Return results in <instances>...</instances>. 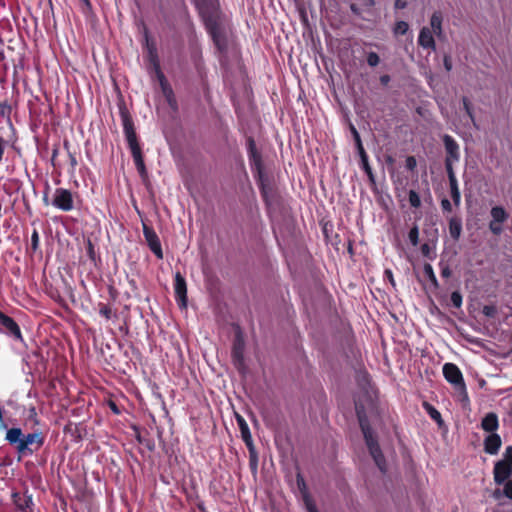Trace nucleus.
I'll return each instance as SVG.
<instances>
[{"mask_svg": "<svg viewBox=\"0 0 512 512\" xmlns=\"http://www.w3.org/2000/svg\"><path fill=\"white\" fill-rule=\"evenodd\" d=\"M197 5L214 44L220 52H225L228 48L226 20L218 1L198 0Z\"/></svg>", "mask_w": 512, "mask_h": 512, "instance_id": "nucleus-1", "label": "nucleus"}, {"mask_svg": "<svg viewBox=\"0 0 512 512\" xmlns=\"http://www.w3.org/2000/svg\"><path fill=\"white\" fill-rule=\"evenodd\" d=\"M493 473L496 484H504V495L512 499V446L506 447L503 458L496 462Z\"/></svg>", "mask_w": 512, "mask_h": 512, "instance_id": "nucleus-2", "label": "nucleus"}, {"mask_svg": "<svg viewBox=\"0 0 512 512\" xmlns=\"http://www.w3.org/2000/svg\"><path fill=\"white\" fill-rule=\"evenodd\" d=\"M120 114L123 122L125 136L129 144V148L131 150L136 167H138L144 164V159L135 132L133 120L129 114V111L125 107L120 108Z\"/></svg>", "mask_w": 512, "mask_h": 512, "instance_id": "nucleus-3", "label": "nucleus"}, {"mask_svg": "<svg viewBox=\"0 0 512 512\" xmlns=\"http://www.w3.org/2000/svg\"><path fill=\"white\" fill-rule=\"evenodd\" d=\"M120 114L123 122L125 136L129 144V148L131 150L136 167H138L144 164V159L135 132L133 120L129 114V111L125 107L120 108Z\"/></svg>", "mask_w": 512, "mask_h": 512, "instance_id": "nucleus-4", "label": "nucleus"}, {"mask_svg": "<svg viewBox=\"0 0 512 512\" xmlns=\"http://www.w3.org/2000/svg\"><path fill=\"white\" fill-rule=\"evenodd\" d=\"M359 422L370 455L372 456L375 464L380 469V471L385 473L387 469L386 461L381 451V448L378 444L376 435L374 434L373 430L371 429V427L369 426L368 422L365 419L359 418Z\"/></svg>", "mask_w": 512, "mask_h": 512, "instance_id": "nucleus-5", "label": "nucleus"}, {"mask_svg": "<svg viewBox=\"0 0 512 512\" xmlns=\"http://www.w3.org/2000/svg\"><path fill=\"white\" fill-rule=\"evenodd\" d=\"M443 375L445 379L454 386L462 402L468 403V393L463 379L462 372L454 363H445L443 365Z\"/></svg>", "mask_w": 512, "mask_h": 512, "instance_id": "nucleus-6", "label": "nucleus"}, {"mask_svg": "<svg viewBox=\"0 0 512 512\" xmlns=\"http://www.w3.org/2000/svg\"><path fill=\"white\" fill-rule=\"evenodd\" d=\"M44 444V437L41 432L23 435V439L19 446L16 447L17 452L22 455H31L36 452Z\"/></svg>", "mask_w": 512, "mask_h": 512, "instance_id": "nucleus-7", "label": "nucleus"}, {"mask_svg": "<svg viewBox=\"0 0 512 512\" xmlns=\"http://www.w3.org/2000/svg\"><path fill=\"white\" fill-rule=\"evenodd\" d=\"M350 131H351V133L353 135V138H354V141H355V145H356L358 154H359L360 159H361L362 168L366 172L370 182L372 184H375V177H374L372 169H371V167L369 165L368 156L366 154V151H365V149H364V147L362 145L360 134L358 133L357 129L353 125H350Z\"/></svg>", "mask_w": 512, "mask_h": 512, "instance_id": "nucleus-8", "label": "nucleus"}, {"mask_svg": "<svg viewBox=\"0 0 512 512\" xmlns=\"http://www.w3.org/2000/svg\"><path fill=\"white\" fill-rule=\"evenodd\" d=\"M0 325L2 330L17 341H23L19 325L8 315L0 311Z\"/></svg>", "mask_w": 512, "mask_h": 512, "instance_id": "nucleus-9", "label": "nucleus"}, {"mask_svg": "<svg viewBox=\"0 0 512 512\" xmlns=\"http://www.w3.org/2000/svg\"><path fill=\"white\" fill-rule=\"evenodd\" d=\"M238 424H239V427L241 430L242 438H243L244 442L246 443V445L248 446L250 454H251L250 465L253 469H256L257 468V456L254 451L253 441H252L251 433L249 431V427L242 417H238Z\"/></svg>", "mask_w": 512, "mask_h": 512, "instance_id": "nucleus-10", "label": "nucleus"}, {"mask_svg": "<svg viewBox=\"0 0 512 512\" xmlns=\"http://www.w3.org/2000/svg\"><path fill=\"white\" fill-rule=\"evenodd\" d=\"M174 292L180 308L187 307V286L184 277L180 272L175 273Z\"/></svg>", "mask_w": 512, "mask_h": 512, "instance_id": "nucleus-11", "label": "nucleus"}, {"mask_svg": "<svg viewBox=\"0 0 512 512\" xmlns=\"http://www.w3.org/2000/svg\"><path fill=\"white\" fill-rule=\"evenodd\" d=\"M53 205L64 210L69 211L73 208L72 194L66 189H57L53 199Z\"/></svg>", "mask_w": 512, "mask_h": 512, "instance_id": "nucleus-12", "label": "nucleus"}, {"mask_svg": "<svg viewBox=\"0 0 512 512\" xmlns=\"http://www.w3.org/2000/svg\"><path fill=\"white\" fill-rule=\"evenodd\" d=\"M143 233L146 239L148 246L151 251L155 254V256H163L161 244L156 233L147 225H143Z\"/></svg>", "mask_w": 512, "mask_h": 512, "instance_id": "nucleus-13", "label": "nucleus"}, {"mask_svg": "<svg viewBox=\"0 0 512 512\" xmlns=\"http://www.w3.org/2000/svg\"><path fill=\"white\" fill-rule=\"evenodd\" d=\"M156 76L159 80L162 93L165 96L168 104L170 105L171 108L176 109L177 102L174 97L173 90H172L170 84L168 83V81L166 80L165 75L163 74V72H159V75H156Z\"/></svg>", "mask_w": 512, "mask_h": 512, "instance_id": "nucleus-14", "label": "nucleus"}, {"mask_svg": "<svg viewBox=\"0 0 512 512\" xmlns=\"http://www.w3.org/2000/svg\"><path fill=\"white\" fill-rule=\"evenodd\" d=\"M443 143L447 153L445 160L458 161L459 160V146L456 141L450 136L445 134L443 136Z\"/></svg>", "mask_w": 512, "mask_h": 512, "instance_id": "nucleus-15", "label": "nucleus"}, {"mask_svg": "<svg viewBox=\"0 0 512 512\" xmlns=\"http://www.w3.org/2000/svg\"><path fill=\"white\" fill-rule=\"evenodd\" d=\"M501 444L500 436L497 433H491L484 440V450L491 455L497 454Z\"/></svg>", "mask_w": 512, "mask_h": 512, "instance_id": "nucleus-16", "label": "nucleus"}, {"mask_svg": "<svg viewBox=\"0 0 512 512\" xmlns=\"http://www.w3.org/2000/svg\"><path fill=\"white\" fill-rule=\"evenodd\" d=\"M146 46L148 50V60L155 71L156 75H159V72H162L160 69V63L157 55V48L154 42H150L148 36L146 35Z\"/></svg>", "mask_w": 512, "mask_h": 512, "instance_id": "nucleus-17", "label": "nucleus"}, {"mask_svg": "<svg viewBox=\"0 0 512 512\" xmlns=\"http://www.w3.org/2000/svg\"><path fill=\"white\" fill-rule=\"evenodd\" d=\"M498 427H499L498 416L494 412H490V413L486 414L485 417L481 421V428L484 431L489 432L490 434L495 433V431L498 429Z\"/></svg>", "mask_w": 512, "mask_h": 512, "instance_id": "nucleus-18", "label": "nucleus"}, {"mask_svg": "<svg viewBox=\"0 0 512 512\" xmlns=\"http://www.w3.org/2000/svg\"><path fill=\"white\" fill-rule=\"evenodd\" d=\"M418 43L423 48H431V49L435 50V48H436L435 40L433 38L432 31L428 27H423L420 30Z\"/></svg>", "mask_w": 512, "mask_h": 512, "instance_id": "nucleus-19", "label": "nucleus"}, {"mask_svg": "<svg viewBox=\"0 0 512 512\" xmlns=\"http://www.w3.org/2000/svg\"><path fill=\"white\" fill-rule=\"evenodd\" d=\"M248 149L249 157L250 160L252 161L253 166L255 167V170L260 171L261 169H263L261 155L258 153L255 141L252 137L248 138Z\"/></svg>", "mask_w": 512, "mask_h": 512, "instance_id": "nucleus-20", "label": "nucleus"}, {"mask_svg": "<svg viewBox=\"0 0 512 512\" xmlns=\"http://www.w3.org/2000/svg\"><path fill=\"white\" fill-rule=\"evenodd\" d=\"M12 497H13L14 504L21 511L26 510L32 504L31 496H27V495L22 496L19 493H13Z\"/></svg>", "mask_w": 512, "mask_h": 512, "instance_id": "nucleus-21", "label": "nucleus"}, {"mask_svg": "<svg viewBox=\"0 0 512 512\" xmlns=\"http://www.w3.org/2000/svg\"><path fill=\"white\" fill-rule=\"evenodd\" d=\"M5 439L12 445L19 446L22 439L23 433L20 428H11L7 430Z\"/></svg>", "mask_w": 512, "mask_h": 512, "instance_id": "nucleus-22", "label": "nucleus"}, {"mask_svg": "<svg viewBox=\"0 0 512 512\" xmlns=\"http://www.w3.org/2000/svg\"><path fill=\"white\" fill-rule=\"evenodd\" d=\"M442 14L439 11H435L430 19V24L433 29V32L438 36L441 37L443 34L442 30Z\"/></svg>", "mask_w": 512, "mask_h": 512, "instance_id": "nucleus-23", "label": "nucleus"}, {"mask_svg": "<svg viewBox=\"0 0 512 512\" xmlns=\"http://www.w3.org/2000/svg\"><path fill=\"white\" fill-rule=\"evenodd\" d=\"M257 178L261 188L262 195L265 201L268 202V196L269 193L271 192V188L269 187L268 178L265 176L263 169L257 171Z\"/></svg>", "mask_w": 512, "mask_h": 512, "instance_id": "nucleus-24", "label": "nucleus"}, {"mask_svg": "<svg viewBox=\"0 0 512 512\" xmlns=\"http://www.w3.org/2000/svg\"><path fill=\"white\" fill-rule=\"evenodd\" d=\"M462 230L461 220L453 217L449 221V233L453 239H458Z\"/></svg>", "mask_w": 512, "mask_h": 512, "instance_id": "nucleus-25", "label": "nucleus"}, {"mask_svg": "<svg viewBox=\"0 0 512 512\" xmlns=\"http://www.w3.org/2000/svg\"><path fill=\"white\" fill-rule=\"evenodd\" d=\"M492 222L503 223L507 218V213L502 207L496 206L491 209Z\"/></svg>", "mask_w": 512, "mask_h": 512, "instance_id": "nucleus-26", "label": "nucleus"}, {"mask_svg": "<svg viewBox=\"0 0 512 512\" xmlns=\"http://www.w3.org/2000/svg\"><path fill=\"white\" fill-rule=\"evenodd\" d=\"M98 307L99 314L103 316L106 320H110L112 317H116V313L112 311L110 306L103 303H99Z\"/></svg>", "mask_w": 512, "mask_h": 512, "instance_id": "nucleus-27", "label": "nucleus"}, {"mask_svg": "<svg viewBox=\"0 0 512 512\" xmlns=\"http://www.w3.org/2000/svg\"><path fill=\"white\" fill-rule=\"evenodd\" d=\"M423 274L425 277H427L433 283V285L437 286V279L434 274L433 268L430 264L424 265Z\"/></svg>", "mask_w": 512, "mask_h": 512, "instance_id": "nucleus-28", "label": "nucleus"}, {"mask_svg": "<svg viewBox=\"0 0 512 512\" xmlns=\"http://www.w3.org/2000/svg\"><path fill=\"white\" fill-rule=\"evenodd\" d=\"M297 485H298V488L302 494V499H303V502L305 503V495H310L308 490H307V487H306V484H305V481L303 479V477L298 474L297 475Z\"/></svg>", "mask_w": 512, "mask_h": 512, "instance_id": "nucleus-29", "label": "nucleus"}, {"mask_svg": "<svg viewBox=\"0 0 512 512\" xmlns=\"http://www.w3.org/2000/svg\"><path fill=\"white\" fill-rule=\"evenodd\" d=\"M409 203L412 207L418 208L421 205V200L418 193L414 190L409 192Z\"/></svg>", "mask_w": 512, "mask_h": 512, "instance_id": "nucleus-30", "label": "nucleus"}, {"mask_svg": "<svg viewBox=\"0 0 512 512\" xmlns=\"http://www.w3.org/2000/svg\"><path fill=\"white\" fill-rule=\"evenodd\" d=\"M425 407L427 409L428 414L433 420L437 421L438 423L442 421L441 414L437 409H435L433 406L429 404H426Z\"/></svg>", "mask_w": 512, "mask_h": 512, "instance_id": "nucleus-31", "label": "nucleus"}, {"mask_svg": "<svg viewBox=\"0 0 512 512\" xmlns=\"http://www.w3.org/2000/svg\"><path fill=\"white\" fill-rule=\"evenodd\" d=\"M304 506L307 512H318L317 507L310 495H305Z\"/></svg>", "mask_w": 512, "mask_h": 512, "instance_id": "nucleus-32", "label": "nucleus"}, {"mask_svg": "<svg viewBox=\"0 0 512 512\" xmlns=\"http://www.w3.org/2000/svg\"><path fill=\"white\" fill-rule=\"evenodd\" d=\"M380 58L376 52H369L367 55V63L371 67H375L379 64Z\"/></svg>", "mask_w": 512, "mask_h": 512, "instance_id": "nucleus-33", "label": "nucleus"}, {"mask_svg": "<svg viewBox=\"0 0 512 512\" xmlns=\"http://www.w3.org/2000/svg\"><path fill=\"white\" fill-rule=\"evenodd\" d=\"M418 236H419L418 227L416 225H414V227L410 230V232L408 234V238L412 245L416 246L418 244Z\"/></svg>", "mask_w": 512, "mask_h": 512, "instance_id": "nucleus-34", "label": "nucleus"}, {"mask_svg": "<svg viewBox=\"0 0 512 512\" xmlns=\"http://www.w3.org/2000/svg\"><path fill=\"white\" fill-rule=\"evenodd\" d=\"M451 303L454 307L460 308L462 305V295L458 291H454L451 294Z\"/></svg>", "mask_w": 512, "mask_h": 512, "instance_id": "nucleus-35", "label": "nucleus"}, {"mask_svg": "<svg viewBox=\"0 0 512 512\" xmlns=\"http://www.w3.org/2000/svg\"><path fill=\"white\" fill-rule=\"evenodd\" d=\"M462 102H463L465 112L470 117V119L474 122V115L472 112V107H471L470 101L468 100L467 97H463Z\"/></svg>", "mask_w": 512, "mask_h": 512, "instance_id": "nucleus-36", "label": "nucleus"}, {"mask_svg": "<svg viewBox=\"0 0 512 512\" xmlns=\"http://www.w3.org/2000/svg\"><path fill=\"white\" fill-rule=\"evenodd\" d=\"M409 25L405 21H399L395 27V33L405 34L408 31Z\"/></svg>", "mask_w": 512, "mask_h": 512, "instance_id": "nucleus-37", "label": "nucleus"}, {"mask_svg": "<svg viewBox=\"0 0 512 512\" xmlns=\"http://www.w3.org/2000/svg\"><path fill=\"white\" fill-rule=\"evenodd\" d=\"M496 308L492 305H485L483 307V314L487 317H494L496 315Z\"/></svg>", "mask_w": 512, "mask_h": 512, "instance_id": "nucleus-38", "label": "nucleus"}, {"mask_svg": "<svg viewBox=\"0 0 512 512\" xmlns=\"http://www.w3.org/2000/svg\"><path fill=\"white\" fill-rule=\"evenodd\" d=\"M440 268H441V275L443 277L447 278V277H449L451 275V271L449 269V266H448V264L444 260H442L440 262Z\"/></svg>", "mask_w": 512, "mask_h": 512, "instance_id": "nucleus-39", "label": "nucleus"}, {"mask_svg": "<svg viewBox=\"0 0 512 512\" xmlns=\"http://www.w3.org/2000/svg\"><path fill=\"white\" fill-rule=\"evenodd\" d=\"M454 162L455 161L445 160V168H446V172H447L448 178L455 176L454 169H453V163Z\"/></svg>", "mask_w": 512, "mask_h": 512, "instance_id": "nucleus-40", "label": "nucleus"}, {"mask_svg": "<svg viewBox=\"0 0 512 512\" xmlns=\"http://www.w3.org/2000/svg\"><path fill=\"white\" fill-rule=\"evenodd\" d=\"M450 193H451V198H452L454 204L456 206H458L460 204V191H459V189H455V188L451 189Z\"/></svg>", "mask_w": 512, "mask_h": 512, "instance_id": "nucleus-41", "label": "nucleus"}, {"mask_svg": "<svg viewBox=\"0 0 512 512\" xmlns=\"http://www.w3.org/2000/svg\"><path fill=\"white\" fill-rule=\"evenodd\" d=\"M416 165H417V162H416V159L414 156H408L406 158V168L408 170H411V171L414 170Z\"/></svg>", "mask_w": 512, "mask_h": 512, "instance_id": "nucleus-42", "label": "nucleus"}, {"mask_svg": "<svg viewBox=\"0 0 512 512\" xmlns=\"http://www.w3.org/2000/svg\"><path fill=\"white\" fill-rule=\"evenodd\" d=\"M137 170H138L141 178L143 179V181L147 182L148 181V173H147L145 164L138 166Z\"/></svg>", "mask_w": 512, "mask_h": 512, "instance_id": "nucleus-43", "label": "nucleus"}, {"mask_svg": "<svg viewBox=\"0 0 512 512\" xmlns=\"http://www.w3.org/2000/svg\"><path fill=\"white\" fill-rule=\"evenodd\" d=\"M489 227L494 234H499L502 231L501 223L491 221Z\"/></svg>", "mask_w": 512, "mask_h": 512, "instance_id": "nucleus-44", "label": "nucleus"}, {"mask_svg": "<svg viewBox=\"0 0 512 512\" xmlns=\"http://www.w3.org/2000/svg\"><path fill=\"white\" fill-rule=\"evenodd\" d=\"M38 246V233L36 231L33 232L32 238H31V247L33 252L36 251Z\"/></svg>", "mask_w": 512, "mask_h": 512, "instance_id": "nucleus-45", "label": "nucleus"}, {"mask_svg": "<svg viewBox=\"0 0 512 512\" xmlns=\"http://www.w3.org/2000/svg\"><path fill=\"white\" fill-rule=\"evenodd\" d=\"M441 206H442L444 211L451 212V210H452V205H451L450 201L448 199H446V198H444L441 201Z\"/></svg>", "mask_w": 512, "mask_h": 512, "instance_id": "nucleus-46", "label": "nucleus"}, {"mask_svg": "<svg viewBox=\"0 0 512 512\" xmlns=\"http://www.w3.org/2000/svg\"><path fill=\"white\" fill-rule=\"evenodd\" d=\"M444 67L448 72L452 69V60L449 55L444 56Z\"/></svg>", "mask_w": 512, "mask_h": 512, "instance_id": "nucleus-47", "label": "nucleus"}, {"mask_svg": "<svg viewBox=\"0 0 512 512\" xmlns=\"http://www.w3.org/2000/svg\"><path fill=\"white\" fill-rule=\"evenodd\" d=\"M385 277L388 279V281L393 285L395 286V282H394V278H393V274H392V271L390 269H386L385 272Z\"/></svg>", "mask_w": 512, "mask_h": 512, "instance_id": "nucleus-48", "label": "nucleus"}, {"mask_svg": "<svg viewBox=\"0 0 512 512\" xmlns=\"http://www.w3.org/2000/svg\"><path fill=\"white\" fill-rule=\"evenodd\" d=\"M407 6V0H396L395 8L396 9H404Z\"/></svg>", "mask_w": 512, "mask_h": 512, "instance_id": "nucleus-49", "label": "nucleus"}, {"mask_svg": "<svg viewBox=\"0 0 512 512\" xmlns=\"http://www.w3.org/2000/svg\"><path fill=\"white\" fill-rule=\"evenodd\" d=\"M449 185H450V190L451 189H459L458 188V184H457V179H456V176L454 177H449Z\"/></svg>", "mask_w": 512, "mask_h": 512, "instance_id": "nucleus-50", "label": "nucleus"}, {"mask_svg": "<svg viewBox=\"0 0 512 512\" xmlns=\"http://www.w3.org/2000/svg\"><path fill=\"white\" fill-rule=\"evenodd\" d=\"M350 9L353 12V14H355L356 16H360L361 15L360 9H359V7L356 4L352 3L350 5Z\"/></svg>", "mask_w": 512, "mask_h": 512, "instance_id": "nucleus-51", "label": "nucleus"}, {"mask_svg": "<svg viewBox=\"0 0 512 512\" xmlns=\"http://www.w3.org/2000/svg\"><path fill=\"white\" fill-rule=\"evenodd\" d=\"M390 82V76L389 75H382L380 77V83L384 86L388 85V83Z\"/></svg>", "mask_w": 512, "mask_h": 512, "instance_id": "nucleus-52", "label": "nucleus"}, {"mask_svg": "<svg viewBox=\"0 0 512 512\" xmlns=\"http://www.w3.org/2000/svg\"><path fill=\"white\" fill-rule=\"evenodd\" d=\"M374 5H375L374 0H363V6H365V7H372Z\"/></svg>", "mask_w": 512, "mask_h": 512, "instance_id": "nucleus-53", "label": "nucleus"}, {"mask_svg": "<svg viewBox=\"0 0 512 512\" xmlns=\"http://www.w3.org/2000/svg\"><path fill=\"white\" fill-rule=\"evenodd\" d=\"M88 254L89 256H94L95 254L94 247L90 241H88Z\"/></svg>", "mask_w": 512, "mask_h": 512, "instance_id": "nucleus-54", "label": "nucleus"}, {"mask_svg": "<svg viewBox=\"0 0 512 512\" xmlns=\"http://www.w3.org/2000/svg\"><path fill=\"white\" fill-rule=\"evenodd\" d=\"M421 250H422V253L427 255L429 253V245L428 244H423L422 247H421Z\"/></svg>", "mask_w": 512, "mask_h": 512, "instance_id": "nucleus-55", "label": "nucleus"}, {"mask_svg": "<svg viewBox=\"0 0 512 512\" xmlns=\"http://www.w3.org/2000/svg\"><path fill=\"white\" fill-rule=\"evenodd\" d=\"M386 161H387V163H390V164H392L394 162V160L391 156H388Z\"/></svg>", "mask_w": 512, "mask_h": 512, "instance_id": "nucleus-56", "label": "nucleus"}, {"mask_svg": "<svg viewBox=\"0 0 512 512\" xmlns=\"http://www.w3.org/2000/svg\"><path fill=\"white\" fill-rule=\"evenodd\" d=\"M86 6L90 7V1L89 0H82Z\"/></svg>", "mask_w": 512, "mask_h": 512, "instance_id": "nucleus-57", "label": "nucleus"}, {"mask_svg": "<svg viewBox=\"0 0 512 512\" xmlns=\"http://www.w3.org/2000/svg\"><path fill=\"white\" fill-rule=\"evenodd\" d=\"M71 163H72V165H75V164H76V160H75V158H74V157H71Z\"/></svg>", "mask_w": 512, "mask_h": 512, "instance_id": "nucleus-58", "label": "nucleus"}, {"mask_svg": "<svg viewBox=\"0 0 512 512\" xmlns=\"http://www.w3.org/2000/svg\"><path fill=\"white\" fill-rule=\"evenodd\" d=\"M112 410H114L115 412H118V410L116 409V405L115 404H112Z\"/></svg>", "mask_w": 512, "mask_h": 512, "instance_id": "nucleus-59", "label": "nucleus"}, {"mask_svg": "<svg viewBox=\"0 0 512 512\" xmlns=\"http://www.w3.org/2000/svg\"><path fill=\"white\" fill-rule=\"evenodd\" d=\"M323 230H324L325 235L327 236V225L324 226Z\"/></svg>", "mask_w": 512, "mask_h": 512, "instance_id": "nucleus-60", "label": "nucleus"}]
</instances>
